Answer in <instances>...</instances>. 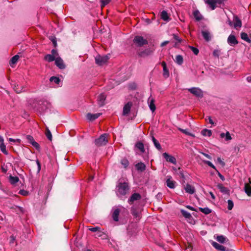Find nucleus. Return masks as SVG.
I'll return each mask as SVG.
<instances>
[{
	"label": "nucleus",
	"mask_w": 251,
	"mask_h": 251,
	"mask_svg": "<svg viewBox=\"0 0 251 251\" xmlns=\"http://www.w3.org/2000/svg\"><path fill=\"white\" fill-rule=\"evenodd\" d=\"M117 188L118 192L121 195H126L129 193V186L126 182H119Z\"/></svg>",
	"instance_id": "obj_1"
},
{
	"label": "nucleus",
	"mask_w": 251,
	"mask_h": 251,
	"mask_svg": "<svg viewBox=\"0 0 251 251\" xmlns=\"http://www.w3.org/2000/svg\"><path fill=\"white\" fill-rule=\"evenodd\" d=\"M134 45L138 47H141L144 45H147V39H145L144 36L141 35H136L133 40Z\"/></svg>",
	"instance_id": "obj_2"
},
{
	"label": "nucleus",
	"mask_w": 251,
	"mask_h": 251,
	"mask_svg": "<svg viewBox=\"0 0 251 251\" xmlns=\"http://www.w3.org/2000/svg\"><path fill=\"white\" fill-rule=\"evenodd\" d=\"M107 136V134L106 133L101 135L99 138L95 140V145L98 147L105 145L108 142Z\"/></svg>",
	"instance_id": "obj_3"
},
{
	"label": "nucleus",
	"mask_w": 251,
	"mask_h": 251,
	"mask_svg": "<svg viewBox=\"0 0 251 251\" xmlns=\"http://www.w3.org/2000/svg\"><path fill=\"white\" fill-rule=\"evenodd\" d=\"M109 59V56L107 55L100 56L97 55L95 57L96 63L100 65L101 66L105 64Z\"/></svg>",
	"instance_id": "obj_4"
},
{
	"label": "nucleus",
	"mask_w": 251,
	"mask_h": 251,
	"mask_svg": "<svg viewBox=\"0 0 251 251\" xmlns=\"http://www.w3.org/2000/svg\"><path fill=\"white\" fill-rule=\"evenodd\" d=\"M188 91L197 97L201 98L203 97V92L200 88L193 87L189 89Z\"/></svg>",
	"instance_id": "obj_5"
},
{
	"label": "nucleus",
	"mask_w": 251,
	"mask_h": 251,
	"mask_svg": "<svg viewBox=\"0 0 251 251\" xmlns=\"http://www.w3.org/2000/svg\"><path fill=\"white\" fill-rule=\"evenodd\" d=\"M162 156L167 162L171 163L173 164H176V158L167 152H164L162 154Z\"/></svg>",
	"instance_id": "obj_6"
},
{
	"label": "nucleus",
	"mask_w": 251,
	"mask_h": 251,
	"mask_svg": "<svg viewBox=\"0 0 251 251\" xmlns=\"http://www.w3.org/2000/svg\"><path fill=\"white\" fill-rule=\"evenodd\" d=\"M212 246L217 250L219 251H235L232 249H226V248L223 245H220L219 244L213 242L212 243Z\"/></svg>",
	"instance_id": "obj_7"
},
{
	"label": "nucleus",
	"mask_w": 251,
	"mask_h": 251,
	"mask_svg": "<svg viewBox=\"0 0 251 251\" xmlns=\"http://www.w3.org/2000/svg\"><path fill=\"white\" fill-rule=\"evenodd\" d=\"M55 64L57 67L60 69H64L66 66L64 63L63 60L60 57H57L55 60Z\"/></svg>",
	"instance_id": "obj_8"
},
{
	"label": "nucleus",
	"mask_w": 251,
	"mask_h": 251,
	"mask_svg": "<svg viewBox=\"0 0 251 251\" xmlns=\"http://www.w3.org/2000/svg\"><path fill=\"white\" fill-rule=\"evenodd\" d=\"M161 65L163 68V76L165 78H167L169 76V71L167 67L166 63H165V61H162L161 63Z\"/></svg>",
	"instance_id": "obj_9"
},
{
	"label": "nucleus",
	"mask_w": 251,
	"mask_h": 251,
	"mask_svg": "<svg viewBox=\"0 0 251 251\" xmlns=\"http://www.w3.org/2000/svg\"><path fill=\"white\" fill-rule=\"evenodd\" d=\"M141 199V196L139 193H134L132 194L128 200L130 204H132L134 201L139 200Z\"/></svg>",
	"instance_id": "obj_10"
},
{
	"label": "nucleus",
	"mask_w": 251,
	"mask_h": 251,
	"mask_svg": "<svg viewBox=\"0 0 251 251\" xmlns=\"http://www.w3.org/2000/svg\"><path fill=\"white\" fill-rule=\"evenodd\" d=\"M170 15L165 10L162 11L160 14V18L166 22H169L171 18Z\"/></svg>",
	"instance_id": "obj_11"
},
{
	"label": "nucleus",
	"mask_w": 251,
	"mask_h": 251,
	"mask_svg": "<svg viewBox=\"0 0 251 251\" xmlns=\"http://www.w3.org/2000/svg\"><path fill=\"white\" fill-rule=\"evenodd\" d=\"M228 43L231 45H235L238 44V41L236 39V37L233 35H230L227 39Z\"/></svg>",
	"instance_id": "obj_12"
},
{
	"label": "nucleus",
	"mask_w": 251,
	"mask_h": 251,
	"mask_svg": "<svg viewBox=\"0 0 251 251\" xmlns=\"http://www.w3.org/2000/svg\"><path fill=\"white\" fill-rule=\"evenodd\" d=\"M13 88L14 91L18 94L25 91V87L24 86L19 85L17 84H13Z\"/></svg>",
	"instance_id": "obj_13"
},
{
	"label": "nucleus",
	"mask_w": 251,
	"mask_h": 251,
	"mask_svg": "<svg viewBox=\"0 0 251 251\" xmlns=\"http://www.w3.org/2000/svg\"><path fill=\"white\" fill-rule=\"evenodd\" d=\"M101 114V113L92 114L88 113L86 114V118L89 121H93L98 118Z\"/></svg>",
	"instance_id": "obj_14"
},
{
	"label": "nucleus",
	"mask_w": 251,
	"mask_h": 251,
	"mask_svg": "<svg viewBox=\"0 0 251 251\" xmlns=\"http://www.w3.org/2000/svg\"><path fill=\"white\" fill-rule=\"evenodd\" d=\"M233 21H234V27L238 29L242 26V22L237 15H234Z\"/></svg>",
	"instance_id": "obj_15"
},
{
	"label": "nucleus",
	"mask_w": 251,
	"mask_h": 251,
	"mask_svg": "<svg viewBox=\"0 0 251 251\" xmlns=\"http://www.w3.org/2000/svg\"><path fill=\"white\" fill-rule=\"evenodd\" d=\"M106 99V96L103 94H100L98 98V104L100 106H102L104 105V101Z\"/></svg>",
	"instance_id": "obj_16"
},
{
	"label": "nucleus",
	"mask_w": 251,
	"mask_h": 251,
	"mask_svg": "<svg viewBox=\"0 0 251 251\" xmlns=\"http://www.w3.org/2000/svg\"><path fill=\"white\" fill-rule=\"evenodd\" d=\"M120 212V210L119 208H116L114 209L112 213V217L113 220L115 222H118L119 221V215Z\"/></svg>",
	"instance_id": "obj_17"
},
{
	"label": "nucleus",
	"mask_w": 251,
	"mask_h": 251,
	"mask_svg": "<svg viewBox=\"0 0 251 251\" xmlns=\"http://www.w3.org/2000/svg\"><path fill=\"white\" fill-rule=\"evenodd\" d=\"M132 106V103L131 102H128L127 103L123 108V115H126L128 114L131 109V107Z\"/></svg>",
	"instance_id": "obj_18"
},
{
	"label": "nucleus",
	"mask_w": 251,
	"mask_h": 251,
	"mask_svg": "<svg viewBox=\"0 0 251 251\" xmlns=\"http://www.w3.org/2000/svg\"><path fill=\"white\" fill-rule=\"evenodd\" d=\"M217 187L220 190V191L226 194H229V190L225 187L222 184L219 183L217 184Z\"/></svg>",
	"instance_id": "obj_19"
},
{
	"label": "nucleus",
	"mask_w": 251,
	"mask_h": 251,
	"mask_svg": "<svg viewBox=\"0 0 251 251\" xmlns=\"http://www.w3.org/2000/svg\"><path fill=\"white\" fill-rule=\"evenodd\" d=\"M185 191L190 194H193L195 192V189L194 186L191 185L189 184H186V186H185Z\"/></svg>",
	"instance_id": "obj_20"
},
{
	"label": "nucleus",
	"mask_w": 251,
	"mask_h": 251,
	"mask_svg": "<svg viewBox=\"0 0 251 251\" xmlns=\"http://www.w3.org/2000/svg\"><path fill=\"white\" fill-rule=\"evenodd\" d=\"M193 16L197 21H200L203 19V16L198 10H195L193 13Z\"/></svg>",
	"instance_id": "obj_21"
},
{
	"label": "nucleus",
	"mask_w": 251,
	"mask_h": 251,
	"mask_svg": "<svg viewBox=\"0 0 251 251\" xmlns=\"http://www.w3.org/2000/svg\"><path fill=\"white\" fill-rule=\"evenodd\" d=\"M176 182L171 180V177L170 176L166 180L167 186L171 189H174L175 187Z\"/></svg>",
	"instance_id": "obj_22"
},
{
	"label": "nucleus",
	"mask_w": 251,
	"mask_h": 251,
	"mask_svg": "<svg viewBox=\"0 0 251 251\" xmlns=\"http://www.w3.org/2000/svg\"><path fill=\"white\" fill-rule=\"evenodd\" d=\"M154 100L153 99H151V98H149L148 100V103L149 104V107L151 110L153 112L155 111L156 109V107L155 104H154Z\"/></svg>",
	"instance_id": "obj_23"
},
{
	"label": "nucleus",
	"mask_w": 251,
	"mask_h": 251,
	"mask_svg": "<svg viewBox=\"0 0 251 251\" xmlns=\"http://www.w3.org/2000/svg\"><path fill=\"white\" fill-rule=\"evenodd\" d=\"M19 181V178L17 176H10L9 177V181L12 185L15 184Z\"/></svg>",
	"instance_id": "obj_24"
},
{
	"label": "nucleus",
	"mask_w": 251,
	"mask_h": 251,
	"mask_svg": "<svg viewBox=\"0 0 251 251\" xmlns=\"http://www.w3.org/2000/svg\"><path fill=\"white\" fill-rule=\"evenodd\" d=\"M135 147L139 150L142 152L145 151L144 145L143 143L138 142L135 144Z\"/></svg>",
	"instance_id": "obj_25"
},
{
	"label": "nucleus",
	"mask_w": 251,
	"mask_h": 251,
	"mask_svg": "<svg viewBox=\"0 0 251 251\" xmlns=\"http://www.w3.org/2000/svg\"><path fill=\"white\" fill-rule=\"evenodd\" d=\"M201 33L205 41H209L210 40V33L208 31H202Z\"/></svg>",
	"instance_id": "obj_26"
},
{
	"label": "nucleus",
	"mask_w": 251,
	"mask_h": 251,
	"mask_svg": "<svg viewBox=\"0 0 251 251\" xmlns=\"http://www.w3.org/2000/svg\"><path fill=\"white\" fill-rule=\"evenodd\" d=\"M175 62L178 64L179 65H181L183 63V58L181 55H177L176 57Z\"/></svg>",
	"instance_id": "obj_27"
},
{
	"label": "nucleus",
	"mask_w": 251,
	"mask_h": 251,
	"mask_svg": "<svg viewBox=\"0 0 251 251\" xmlns=\"http://www.w3.org/2000/svg\"><path fill=\"white\" fill-rule=\"evenodd\" d=\"M180 212H181V214L183 215V216L185 218L188 219H192V217L191 214L189 213V212H188L187 211H186L183 209H181Z\"/></svg>",
	"instance_id": "obj_28"
},
{
	"label": "nucleus",
	"mask_w": 251,
	"mask_h": 251,
	"mask_svg": "<svg viewBox=\"0 0 251 251\" xmlns=\"http://www.w3.org/2000/svg\"><path fill=\"white\" fill-rule=\"evenodd\" d=\"M136 168L137 170L142 172L145 170L146 166L143 163L141 162L136 165Z\"/></svg>",
	"instance_id": "obj_29"
},
{
	"label": "nucleus",
	"mask_w": 251,
	"mask_h": 251,
	"mask_svg": "<svg viewBox=\"0 0 251 251\" xmlns=\"http://www.w3.org/2000/svg\"><path fill=\"white\" fill-rule=\"evenodd\" d=\"M19 58V56L18 55H15L14 56H13L10 61H9V64L10 66H12V65H14L16 64Z\"/></svg>",
	"instance_id": "obj_30"
},
{
	"label": "nucleus",
	"mask_w": 251,
	"mask_h": 251,
	"mask_svg": "<svg viewBox=\"0 0 251 251\" xmlns=\"http://www.w3.org/2000/svg\"><path fill=\"white\" fill-rule=\"evenodd\" d=\"M241 37L243 40L246 41L248 43H250L251 42V39L249 38L248 34L245 32H242L241 33Z\"/></svg>",
	"instance_id": "obj_31"
},
{
	"label": "nucleus",
	"mask_w": 251,
	"mask_h": 251,
	"mask_svg": "<svg viewBox=\"0 0 251 251\" xmlns=\"http://www.w3.org/2000/svg\"><path fill=\"white\" fill-rule=\"evenodd\" d=\"M151 53V51L149 49L145 50L144 51L139 52L138 55L141 57H145L149 55Z\"/></svg>",
	"instance_id": "obj_32"
},
{
	"label": "nucleus",
	"mask_w": 251,
	"mask_h": 251,
	"mask_svg": "<svg viewBox=\"0 0 251 251\" xmlns=\"http://www.w3.org/2000/svg\"><path fill=\"white\" fill-rule=\"evenodd\" d=\"M245 191L248 196L251 197V186L249 184H245Z\"/></svg>",
	"instance_id": "obj_33"
},
{
	"label": "nucleus",
	"mask_w": 251,
	"mask_h": 251,
	"mask_svg": "<svg viewBox=\"0 0 251 251\" xmlns=\"http://www.w3.org/2000/svg\"><path fill=\"white\" fill-rule=\"evenodd\" d=\"M199 210L202 212L203 213L206 214V215H207V214H209L210 213H211L212 211L211 209H210L208 207H205V208H201V207H200L199 208Z\"/></svg>",
	"instance_id": "obj_34"
},
{
	"label": "nucleus",
	"mask_w": 251,
	"mask_h": 251,
	"mask_svg": "<svg viewBox=\"0 0 251 251\" xmlns=\"http://www.w3.org/2000/svg\"><path fill=\"white\" fill-rule=\"evenodd\" d=\"M45 60L48 61L49 62L55 61V59L53 55L47 54L44 57Z\"/></svg>",
	"instance_id": "obj_35"
},
{
	"label": "nucleus",
	"mask_w": 251,
	"mask_h": 251,
	"mask_svg": "<svg viewBox=\"0 0 251 251\" xmlns=\"http://www.w3.org/2000/svg\"><path fill=\"white\" fill-rule=\"evenodd\" d=\"M45 134H46V136H47V138L50 141H52V134L48 127H47L46 129Z\"/></svg>",
	"instance_id": "obj_36"
},
{
	"label": "nucleus",
	"mask_w": 251,
	"mask_h": 251,
	"mask_svg": "<svg viewBox=\"0 0 251 251\" xmlns=\"http://www.w3.org/2000/svg\"><path fill=\"white\" fill-rule=\"evenodd\" d=\"M201 134L203 136H208L210 137L212 134V131L211 130L205 128L201 131Z\"/></svg>",
	"instance_id": "obj_37"
},
{
	"label": "nucleus",
	"mask_w": 251,
	"mask_h": 251,
	"mask_svg": "<svg viewBox=\"0 0 251 251\" xmlns=\"http://www.w3.org/2000/svg\"><path fill=\"white\" fill-rule=\"evenodd\" d=\"M131 213L134 217H135V218L139 217V213L136 208H135L134 207H132L131 209Z\"/></svg>",
	"instance_id": "obj_38"
},
{
	"label": "nucleus",
	"mask_w": 251,
	"mask_h": 251,
	"mask_svg": "<svg viewBox=\"0 0 251 251\" xmlns=\"http://www.w3.org/2000/svg\"><path fill=\"white\" fill-rule=\"evenodd\" d=\"M50 80L51 81V82H54L55 84H58L60 82V80L59 79V77H57L56 76H51L50 79Z\"/></svg>",
	"instance_id": "obj_39"
},
{
	"label": "nucleus",
	"mask_w": 251,
	"mask_h": 251,
	"mask_svg": "<svg viewBox=\"0 0 251 251\" xmlns=\"http://www.w3.org/2000/svg\"><path fill=\"white\" fill-rule=\"evenodd\" d=\"M0 149L1 151L6 155L8 154V151L6 150V146H5L4 143L0 144Z\"/></svg>",
	"instance_id": "obj_40"
},
{
	"label": "nucleus",
	"mask_w": 251,
	"mask_h": 251,
	"mask_svg": "<svg viewBox=\"0 0 251 251\" xmlns=\"http://www.w3.org/2000/svg\"><path fill=\"white\" fill-rule=\"evenodd\" d=\"M216 240L221 243H223L226 240L225 237L223 235H218L216 237Z\"/></svg>",
	"instance_id": "obj_41"
},
{
	"label": "nucleus",
	"mask_w": 251,
	"mask_h": 251,
	"mask_svg": "<svg viewBox=\"0 0 251 251\" xmlns=\"http://www.w3.org/2000/svg\"><path fill=\"white\" fill-rule=\"evenodd\" d=\"M111 0H100V7L103 8L106 5L110 2Z\"/></svg>",
	"instance_id": "obj_42"
},
{
	"label": "nucleus",
	"mask_w": 251,
	"mask_h": 251,
	"mask_svg": "<svg viewBox=\"0 0 251 251\" xmlns=\"http://www.w3.org/2000/svg\"><path fill=\"white\" fill-rule=\"evenodd\" d=\"M150 135L151 137L152 140L153 142L154 146L157 148V140L154 137L153 132L152 131H151Z\"/></svg>",
	"instance_id": "obj_43"
},
{
	"label": "nucleus",
	"mask_w": 251,
	"mask_h": 251,
	"mask_svg": "<svg viewBox=\"0 0 251 251\" xmlns=\"http://www.w3.org/2000/svg\"><path fill=\"white\" fill-rule=\"evenodd\" d=\"M227 203H228L227 209L229 210H231L232 209L233 205H234L233 202L232 201V200H228L227 201Z\"/></svg>",
	"instance_id": "obj_44"
},
{
	"label": "nucleus",
	"mask_w": 251,
	"mask_h": 251,
	"mask_svg": "<svg viewBox=\"0 0 251 251\" xmlns=\"http://www.w3.org/2000/svg\"><path fill=\"white\" fill-rule=\"evenodd\" d=\"M145 39H147V44H148L149 42L151 43L152 41V37L151 35L149 34H145L144 36Z\"/></svg>",
	"instance_id": "obj_45"
},
{
	"label": "nucleus",
	"mask_w": 251,
	"mask_h": 251,
	"mask_svg": "<svg viewBox=\"0 0 251 251\" xmlns=\"http://www.w3.org/2000/svg\"><path fill=\"white\" fill-rule=\"evenodd\" d=\"M189 48L194 52L195 55H198L199 52V50L198 48L194 47L193 46H189Z\"/></svg>",
	"instance_id": "obj_46"
},
{
	"label": "nucleus",
	"mask_w": 251,
	"mask_h": 251,
	"mask_svg": "<svg viewBox=\"0 0 251 251\" xmlns=\"http://www.w3.org/2000/svg\"><path fill=\"white\" fill-rule=\"evenodd\" d=\"M121 164L126 168L129 164V162L126 159H123L121 161Z\"/></svg>",
	"instance_id": "obj_47"
},
{
	"label": "nucleus",
	"mask_w": 251,
	"mask_h": 251,
	"mask_svg": "<svg viewBox=\"0 0 251 251\" xmlns=\"http://www.w3.org/2000/svg\"><path fill=\"white\" fill-rule=\"evenodd\" d=\"M26 138L28 142L29 143H30L31 144H32V143H33L35 141L33 137L31 135H26Z\"/></svg>",
	"instance_id": "obj_48"
},
{
	"label": "nucleus",
	"mask_w": 251,
	"mask_h": 251,
	"mask_svg": "<svg viewBox=\"0 0 251 251\" xmlns=\"http://www.w3.org/2000/svg\"><path fill=\"white\" fill-rule=\"evenodd\" d=\"M204 163L205 164H207L208 166L215 169L216 171L217 170L215 167L213 165V164L210 161L205 160V161H204Z\"/></svg>",
	"instance_id": "obj_49"
},
{
	"label": "nucleus",
	"mask_w": 251,
	"mask_h": 251,
	"mask_svg": "<svg viewBox=\"0 0 251 251\" xmlns=\"http://www.w3.org/2000/svg\"><path fill=\"white\" fill-rule=\"evenodd\" d=\"M173 36L174 39L177 41L178 43H180L182 42L181 39H180L177 34H173Z\"/></svg>",
	"instance_id": "obj_50"
},
{
	"label": "nucleus",
	"mask_w": 251,
	"mask_h": 251,
	"mask_svg": "<svg viewBox=\"0 0 251 251\" xmlns=\"http://www.w3.org/2000/svg\"><path fill=\"white\" fill-rule=\"evenodd\" d=\"M225 136H226V141L230 140L232 139V138L230 136V134L228 131H227L226 133Z\"/></svg>",
	"instance_id": "obj_51"
},
{
	"label": "nucleus",
	"mask_w": 251,
	"mask_h": 251,
	"mask_svg": "<svg viewBox=\"0 0 251 251\" xmlns=\"http://www.w3.org/2000/svg\"><path fill=\"white\" fill-rule=\"evenodd\" d=\"M31 145L33 146H34L37 150H40V145L37 142L34 141V142L32 143Z\"/></svg>",
	"instance_id": "obj_52"
},
{
	"label": "nucleus",
	"mask_w": 251,
	"mask_h": 251,
	"mask_svg": "<svg viewBox=\"0 0 251 251\" xmlns=\"http://www.w3.org/2000/svg\"><path fill=\"white\" fill-rule=\"evenodd\" d=\"M19 193L23 196H27L28 194V192L24 190H20Z\"/></svg>",
	"instance_id": "obj_53"
},
{
	"label": "nucleus",
	"mask_w": 251,
	"mask_h": 251,
	"mask_svg": "<svg viewBox=\"0 0 251 251\" xmlns=\"http://www.w3.org/2000/svg\"><path fill=\"white\" fill-rule=\"evenodd\" d=\"M36 163H37V166H38L37 172L39 173L40 170H41V163H40V161H39V160L38 159H37L36 160Z\"/></svg>",
	"instance_id": "obj_54"
},
{
	"label": "nucleus",
	"mask_w": 251,
	"mask_h": 251,
	"mask_svg": "<svg viewBox=\"0 0 251 251\" xmlns=\"http://www.w3.org/2000/svg\"><path fill=\"white\" fill-rule=\"evenodd\" d=\"M217 161L219 164H220L223 167L225 166V163L223 161L220 157H218Z\"/></svg>",
	"instance_id": "obj_55"
},
{
	"label": "nucleus",
	"mask_w": 251,
	"mask_h": 251,
	"mask_svg": "<svg viewBox=\"0 0 251 251\" xmlns=\"http://www.w3.org/2000/svg\"><path fill=\"white\" fill-rule=\"evenodd\" d=\"M51 55H53L54 56V57L56 56H58V55L57 50L55 49H53L51 50Z\"/></svg>",
	"instance_id": "obj_56"
},
{
	"label": "nucleus",
	"mask_w": 251,
	"mask_h": 251,
	"mask_svg": "<svg viewBox=\"0 0 251 251\" xmlns=\"http://www.w3.org/2000/svg\"><path fill=\"white\" fill-rule=\"evenodd\" d=\"M100 229V228L99 227L97 226V227L90 228H89V230L93 232H96L97 231H98Z\"/></svg>",
	"instance_id": "obj_57"
},
{
	"label": "nucleus",
	"mask_w": 251,
	"mask_h": 251,
	"mask_svg": "<svg viewBox=\"0 0 251 251\" xmlns=\"http://www.w3.org/2000/svg\"><path fill=\"white\" fill-rule=\"evenodd\" d=\"M217 172L218 175L219 176V177L223 180L224 181L225 178L224 176H223L217 170L216 171Z\"/></svg>",
	"instance_id": "obj_58"
},
{
	"label": "nucleus",
	"mask_w": 251,
	"mask_h": 251,
	"mask_svg": "<svg viewBox=\"0 0 251 251\" xmlns=\"http://www.w3.org/2000/svg\"><path fill=\"white\" fill-rule=\"evenodd\" d=\"M219 51L218 50H214V51L213 52V55L215 56V57H219Z\"/></svg>",
	"instance_id": "obj_59"
},
{
	"label": "nucleus",
	"mask_w": 251,
	"mask_h": 251,
	"mask_svg": "<svg viewBox=\"0 0 251 251\" xmlns=\"http://www.w3.org/2000/svg\"><path fill=\"white\" fill-rule=\"evenodd\" d=\"M51 41L52 42V43L54 45V46L55 47L57 46V42L56 40V39L55 37H52L51 39H50Z\"/></svg>",
	"instance_id": "obj_60"
},
{
	"label": "nucleus",
	"mask_w": 251,
	"mask_h": 251,
	"mask_svg": "<svg viewBox=\"0 0 251 251\" xmlns=\"http://www.w3.org/2000/svg\"><path fill=\"white\" fill-rule=\"evenodd\" d=\"M178 170L179 171V176H180V177L182 178H184V175L183 173V172H182V171L180 170V168H178Z\"/></svg>",
	"instance_id": "obj_61"
},
{
	"label": "nucleus",
	"mask_w": 251,
	"mask_h": 251,
	"mask_svg": "<svg viewBox=\"0 0 251 251\" xmlns=\"http://www.w3.org/2000/svg\"><path fill=\"white\" fill-rule=\"evenodd\" d=\"M186 207L187 208H188V209H189L191 210L195 211H197V210H196L195 208H194V207H192V206H190V205H186Z\"/></svg>",
	"instance_id": "obj_62"
},
{
	"label": "nucleus",
	"mask_w": 251,
	"mask_h": 251,
	"mask_svg": "<svg viewBox=\"0 0 251 251\" xmlns=\"http://www.w3.org/2000/svg\"><path fill=\"white\" fill-rule=\"evenodd\" d=\"M178 130L185 134H187V135L189 134L188 132L185 129H183L181 128H179Z\"/></svg>",
	"instance_id": "obj_63"
},
{
	"label": "nucleus",
	"mask_w": 251,
	"mask_h": 251,
	"mask_svg": "<svg viewBox=\"0 0 251 251\" xmlns=\"http://www.w3.org/2000/svg\"><path fill=\"white\" fill-rule=\"evenodd\" d=\"M10 243H13L14 241L15 240V237L14 236L12 235V236H10Z\"/></svg>",
	"instance_id": "obj_64"
}]
</instances>
